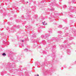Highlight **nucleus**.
Returning <instances> with one entry per match:
<instances>
[{
    "mask_svg": "<svg viewBox=\"0 0 76 76\" xmlns=\"http://www.w3.org/2000/svg\"><path fill=\"white\" fill-rule=\"evenodd\" d=\"M35 65H37V66H39V64H37V63H36Z\"/></svg>",
    "mask_w": 76,
    "mask_h": 76,
    "instance_id": "33",
    "label": "nucleus"
},
{
    "mask_svg": "<svg viewBox=\"0 0 76 76\" xmlns=\"http://www.w3.org/2000/svg\"><path fill=\"white\" fill-rule=\"evenodd\" d=\"M61 14L63 15V14L62 13H61Z\"/></svg>",
    "mask_w": 76,
    "mask_h": 76,
    "instance_id": "40",
    "label": "nucleus"
},
{
    "mask_svg": "<svg viewBox=\"0 0 76 76\" xmlns=\"http://www.w3.org/2000/svg\"><path fill=\"white\" fill-rule=\"evenodd\" d=\"M69 9L70 12L74 13L76 11V7L71 6L69 7Z\"/></svg>",
    "mask_w": 76,
    "mask_h": 76,
    "instance_id": "3",
    "label": "nucleus"
},
{
    "mask_svg": "<svg viewBox=\"0 0 76 76\" xmlns=\"http://www.w3.org/2000/svg\"><path fill=\"white\" fill-rule=\"evenodd\" d=\"M62 1V0H59L60 1Z\"/></svg>",
    "mask_w": 76,
    "mask_h": 76,
    "instance_id": "39",
    "label": "nucleus"
},
{
    "mask_svg": "<svg viewBox=\"0 0 76 76\" xmlns=\"http://www.w3.org/2000/svg\"><path fill=\"white\" fill-rule=\"evenodd\" d=\"M48 32L50 34H51V33H52V29H51V28H49Z\"/></svg>",
    "mask_w": 76,
    "mask_h": 76,
    "instance_id": "9",
    "label": "nucleus"
},
{
    "mask_svg": "<svg viewBox=\"0 0 76 76\" xmlns=\"http://www.w3.org/2000/svg\"><path fill=\"white\" fill-rule=\"evenodd\" d=\"M21 42H23L24 41L23 40H21Z\"/></svg>",
    "mask_w": 76,
    "mask_h": 76,
    "instance_id": "35",
    "label": "nucleus"
},
{
    "mask_svg": "<svg viewBox=\"0 0 76 76\" xmlns=\"http://www.w3.org/2000/svg\"><path fill=\"white\" fill-rule=\"evenodd\" d=\"M66 5H64V9H66Z\"/></svg>",
    "mask_w": 76,
    "mask_h": 76,
    "instance_id": "24",
    "label": "nucleus"
},
{
    "mask_svg": "<svg viewBox=\"0 0 76 76\" xmlns=\"http://www.w3.org/2000/svg\"><path fill=\"white\" fill-rule=\"evenodd\" d=\"M42 19H44V18H42Z\"/></svg>",
    "mask_w": 76,
    "mask_h": 76,
    "instance_id": "45",
    "label": "nucleus"
},
{
    "mask_svg": "<svg viewBox=\"0 0 76 76\" xmlns=\"http://www.w3.org/2000/svg\"><path fill=\"white\" fill-rule=\"evenodd\" d=\"M16 28H17L18 29L19 28H20V26H17L16 27Z\"/></svg>",
    "mask_w": 76,
    "mask_h": 76,
    "instance_id": "20",
    "label": "nucleus"
},
{
    "mask_svg": "<svg viewBox=\"0 0 76 76\" xmlns=\"http://www.w3.org/2000/svg\"><path fill=\"white\" fill-rule=\"evenodd\" d=\"M75 51L76 52V50H75Z\"/></svg>",
    "mask_w": 76,
    "mask_h": 76,
    "instance_id": "48",
    "label": "nucleus"
},
{
    "mask_svg": "<svg viewBox=\"0 0 76 76\" xmlns=\"http://www.w3.org/2000/svg\"><path fill=\"white\" fill-rule=\"evenodd\" d=\"M42 1V0H41Z\"/></svg>",
    "mask_w": 76,
    "mask_h": 76,
    "instance_id": "46",
    "label": "nucleus"
},
{
    "mask_svg": "<svg viewBox=\"0 0 76 76\" xmlns=\"http://www.w3.org/2000/svg\"><path fill=\"white\" fill-rule=\"evenodd\" d=\"M22 47H23V46H24V45H22Z\"/></svg>",
    "mask_w": 76,
    "mask_h": 76,
    "instance_id": "37",
    "label": "nucleus"
},
{
    "mask_svg": "<svg viewBox=\"0 0 76 76\" xmlns=\"http://www.w3.org/2000/svg\"><path fill=\"white\" fill-rule=\"evenodd\" d=\"M72 65H74V64H76V61H74V62L72 63Z\"/></svg>",
    "mask_w": 76,
    "mask_h": 76,
    "instance_id": "19",
    "label": "nucleus"
},
{
    "mask_svg": "<svg viewBox=\"0 0 76 76\" xmlns=\"http://www.w3.org/2000/svg\"><path fill=\"white\" fill-rule=\"evenodd\" d=\"M34 76H39V75L38 74H37L36 75H35Z\"/></svg>",
    "mask_w": 76,
    "mask_h": 76,
    "instance_id": "31",
    "label": "nucleus"
},
{
    "mask_svg": "<svg viewBox=\"0 0 76 76\" xmlns=\"http://www.w3.org/2000/svg\"><path fill=\"white\" fill-rule=\"evenodd\" d=\"M27 3H28V1H27Z\"/></svg>",
    "mask_w": 76,
    "mask_h": 76,
    "instance_id": "44",
    "label": "nucleus"
},
{
    "mask_svg": "<svg viewBox=\"0 0 76 76\" xmlns=\"http://www.w3.org/2000/svg\"><path fill=\"white\" fill-rule=\"evenodd\" d=\"M58 28H62V26L61 25H59L58 26Z\"/></svg>",
    "mask_w": 76,
    "mask_h": 76,
    "instance_id": "17",
    "label": "nucleus"
},
{
    "mask_svg": "<svg viewBox=\"0 0 76 76\" xmlns=\"http://www.w3.org/2000/svg\"><path fill=\"white\" fill-rule=\"evenodd\" d=\"M8 42H7V43H8Z\"/></svg>",
    "mask_w": 76,
    "mask_h": 76,
    "instance_id": "47",
    "label": "nucleus"
},
{
    "mask_svg": "<svg viewBox=\"0 0 76 76\" xmlns=\"http://www.w3.org/2000/svg\"><path fill=\"white\" fill-rule=\"evenodd\" d=\"M7 30V31H8V30L9 29V28H7L6 29Z\"/></svg>",
    "mask_w": 76,
    "mask_h": 76,
    "instance_id": "36",
    "label": "nucleus"
},
{
    "mask_svg": "<svg viewBox=\"0 0 76 76\" xmlns=\"http://www.w3.org/2000/svg\"><path fill=\"white\" fill-rule=\"evenodd\" d=\"M51 39L54 42H56V41H58V39L57 37H54L52 38Z\"/></svg>",
    "mask_w": 76,
    "mask_h": 76,
    "instance_id": "6",
    "label": "nucleus"
},
{
    "mask_svg": "<svg viewBox=\"0 0 76 76\" xmlns=\"http://www.w3.org/2000/svg\"><path fill=\"white\" fill-rule=\"evenodd\" d=\"M52 52L53 53H56V51L54 50H52Z\"/></svg>",
    "mask_w": 76,
    "mask_h": 76,
    "instance_id": "27",
    "label": "nucleus"
},
{
    "mask_svg": "<svg viewBox=\"0 0 76 76\" xmlns=\"http://www.w3.org/2000/svg\"><path fill=\"white\" fill-rule=\"evenodd\" d=\"M58 37H59V36H58Z\"/></svg>",
    "mask_w": 76,
    "mask_h": 76,
    "instance_id": "49",
    "label": "nucleus"
},
{
    "mask_svg": "<svg viewBox=\"0 0 76 76\" xmlns=\"http://www.w3.org/2000/svg\"><path fill=\"white\" fill-rule=\"evenodd\" d=\"M42 44H43L44 45H45V44L46 43V42H45V40H42Z\"/></svg>",
    "mask_w": 76,
    "mask_h": 76,
    "instance_id": "11",
    "label": "nucleus"
},
{
    "mask_svg": "<svg viewBox=\"0 0 76 76\" xmlns=\"http://www.w3.org/2000/svg\"><path fill=\"white\" fill-rule=\"evenodd\" d=\"M42 23L43 25H47V23H45V21H44V22H43Z\"/></svg>",
    "mask_w": 76,
    "mask_h": 76,
    "instance_id": "16",
    "label": "nucleus"
},
{
    "mask_svg": "<svg viewBox=\"0 0 76 76\" xmlns=\"http://www.w3.org/2000/svg\"><path fill=\"white\" fill-rule=\"evenodd\" d=\"M56 16H58V15H59V13H57L56 14Z\"/></svg>",
    "mask_w": 76,
    "mask_h": 76,
    "instance_id": "28",
    "label": "nucleus"
},
{
    "mask_svg": "<svg viewBox=\"0 0 76 76\" xmlns=\"http://www.w3.org/2000/svg\"><path fill=\"white\" fill-rule=\"evenodd\" d=\"M32 37L33 38H35L36 37V34H34L32 35Z\"/></svg>",
    "mask_w": 76,
    "mask_h": 76,
    "instance_id": "14",
    "label": "nucleus"
},
{
    "mask_svg": "<svg viewBox=\"0 0 76 76\" xmlns=\"http://www.w3.org/2000/svg\"><path fill=\"white\" fill-rule=\"evenodd\" d=\"M67 41V40H66L63 42L64 44H65V45L64 46V45H62L60 47V49H62V48H63L65 49V48H66L67 47V46H69L70 45H71V44H72L69 43Z\"/></svg>",
    "mask_w": 76,
    "mask_h": 76,
    "instance_id": "2",
    "label": "nucleus"
},
{
    "mask_svg": "<svg viewBox=\"0 0 76 76\" xmlns=\"http://www.w3.org/2000/svg\"><path fill=\"white\" fill-rule=\"evenodd\" d=\"M65 22H67V21H66V20H65Z\"/></svg>",
    "mask_w": 76,
    "mask_h": 76,
    "instance_id": "42",
    "label": "nucleus"
},
{
    "mask_svg": "<svg viewBox=\"0 0 76 76\" xmlns=\"http://www.w3.org/2000/svg\"><path fill=\"white\" fill-rule=\"evenodd\" d=\"M4 74V71H2L1 72V75L2 76H3Z\"/></svg>",
    "mask_w": 76,
    "mask_h": 76,
    "instance_id": "13",
    "label": "nucleus"
},
{
    "mask_svg": "<svg viewBox=\"0 0 76 76\" xmlns=\"http://www.w3.org/2000/svg\"><path fill=\"white\" fill-rule=\"evenodd\" d=\"M63 29H64V30H67L68 29V27H65L63 28Z\"/></svg>",
    "mask_w": 76,
    "mask_h": 76,
    "instance_id": "15",
    "label": "nucleus"
},
{
    "mask_svg": "<svg viewBox=\"0 0 76 76\" xmlns=\"http://www.w3.org/2000/svg\"><path fill=\"white\" fill-rule=\"evenodd\" d=\"M27 15L28 14H28H29V13H27Z\"/></svg>",
    "mask_w": 76,
    "mask_h": 76,
    "instance_id": "43",
    "label": "nucleus"
},
{
    "mask_svg": "<svg viewBox=\"0 0 76 76\" xmlns=\"http://www.w3.org/2000/svg\"><path fill=\"white\" fill-rule=\"evenodd\" d=\"M50 37V34H47L46 35H42L41 36V38H44L45 39H47L48 38V37Z\"/></svg>",
    "mask_w": 76,
    "mask_h": 76,
    "instance_id": "4",
    "label": "nucleus"
},
{
    "mask_svg": "<svg viewBox=\"0 0 76 76\" xmlns=\"http://www.w3.org/2000/svg\"><path fill=\"white\" fill-rule=\"evenodd\" d=\"M58 33H59V34H61V31H59L58 32Z\"/></svg>",
    "mask_w": 76,
    "mask_h": 76,
    "instance_id": "26",
    "label": "nucleus"
},
{
    "mask_svg": "<svg viewBox=\"0 0 76 76\" xmlns=\"http://www.w3.org/2000/svg\"><path fill=\"white\" fill-rule=\"evenodd\" d=\"M75 0H72V2L73 3H74V2H75Z\"/></svg>",
    "mask_w": 76,
    "mask_h": 76,
    "instance_id": "29",
    "label": "nucleus"
},
{
    "mask_svg": "<svg viewBox=\"0 0 76 76\" xmlns=\"http://www.w3.org/2000/svg\"><path fill=\"white\" fill-rule=\"evenodd\" d=\"M42 53H43V54H47V52L45 51H43Z\"/></svg>",
    "mask_w": 76,
    "mask_h": 76,
    "instance_id": "21",
    "label": "nucleus"
},
{
    "mask_svg": "<svg viewBox=\"0 0 76 76\" xmlns=\"http://www.w3.org/2000/svg\"><path fill=\"white\" fill-rule=\"evenodd\" d=\"M50 10L51 11H53V10H54V8H52V9H51Z\"/></svg>",
    "mask_w": 76,
    "mask_h": 76,
    "instance_id": "22",
    "label": "nucleus"
},
{
    "mask_svg": "<svg viewBox=\"0 0 76 76\" xmlns=\"http://www.w3.org/2000/svg\"><path fill=\"white\" fill-rule=\"evenodd\" d=\"M67 53L69 55H70V54H71L70 50L69 49L67 50Z\"/></svg>",
    "mask_w": 76,
    "mask_h": 76,
    "instance_id": "8",
    "label": "nucleus"
},
{
    "mask_svg": "<svg viewBox=\"0 0 76 76\" xmlns=\"http://www.w3.org/2000/svg\"><path fill=\"white\" fill-rule=\"evenodd\" d=\"M45 65V66H47L48 65V64H47V63H45V64H43L42 66L43 67H44V65Z\"/></svg>",
    "mask_w": 76,
    "mask_h": 76,
    "instance_id": "10",
    "label": "nucleus"
},
{
    "mask_svg": "<svg viewBox=\"0 0 76 76\" xmlns=\"http://www.w3.org/2000/svg\"><path fill=\"white\" fill-rule=\"evenodd\" d=\"M59 39H61V38L59 37Z\"/></svg>",
    "mask_w": 76,
    "mask_h": 76,
    "instance_id": "38",
    "label": "nucleus"
},
{
    "mask_svg": "<svg viewBox=\"0 0 76 76\" xmlns=\"http://www.w3.org/2000/svg\"><path fill=\"white\" fill-rule=\"evenodd\" d=\"M16 22H18V23L19 22V20H16Z\"/></svg>",
    "mask_w": 76,
    "mask_h": 76,
    "instance_id": "32",
    "label": "nucleus"
},
{
    "mask_svg": "<svg viewBox=\"0 0 76 76\" xmlns=\"http://www.w3.org/2000/svg\"><path fill=\"white\" fill-rule=\"evenodd\" d=\"M69 3H71V2H68Z\"/></svg>",
    "mask_w": 76,
    "mask_h": 76,
    "instance_id": "41",
    "label": "nucleus"
},
{
    "mask_svg": "<svg viewBox=\"0 0 76 76\" xmlns=\"http://www.w3.org/2000/svg\"><path fill=\"white\" fill-rule=\"evenodd\" d=\"M12 66L13 67H14V66H15V64H12Z\"/></svg>",
    "mask_w": 76,
    "mask_h": 76,
    "instance_id": "25",
    "label": "nucleus"
},
{
    "mask_svg": "<svg viewBox=\"0 0 76 76\" xmlns=\"http://www.w3.org/2000/svg\"><path fill=\"white\" fill-rule=\"evenodd\" d=\"M57 4L56 3V1H54V2H52L51 4H50V6L51 7V6H56L57 5Z\"/></svg>",
    "mask_w": 76,
    "mask_h": 76,
    "instance_id": "5",
    "label": "nucleus"
},
{
    "mask_svg": "<svg viewBox=\"0 0 76 76\" xmlns=\"http://www.w3.org/2000/svg\"><path fill=\"white\" fill-rule=\"evenodd\" d=\"M71 31H72V32H73L74 34V35L75 37H76V30L72 28L71 29ZM74 32V33H73ZM66 36H68V35H69V36L70 37L69 39H68V41L69 40H72V39H74V37H73L74 35H72L70 34H69L68 33H66L65 34Z\"/></svg>",
    "mask_w": 76,
    "mask_h": 76,
    "instance_id": "1",
    "label": "nucleus"
},
{
    "mask_svg": "<svg viewBox=\"0 0 76 76\" xmlns=\"http://www.w3.org/2000/svg\"><path fill=\"white\" fill-rule=\"evenodd\" d=\"M30 15H26L25 17V19H29L30 18Z\"/></svg>",
    "mask_w": 76,
    "mask_h": 76,
    "instance_id": "7",
    "label": "nucleus"
},
{
    "mask_svg": "<svg viewBox=\"0 0 76 76\" xmlns=\"http://www.w3.org/2000/svg\"><path fill=\"white\" fill-rule=\"evenodd\" d=\"M54 47H56V45L53 46V48H55Z\"/></svg>",
    "mask_w": 76,
    "mask_h": 76,
    "instance_id": "34",
    "label": "nucleus"
},
{
    "mask_svg": "<svg viewBox=\"0 0 76 76\" xmlns=\"http://www.w3.org/2000/svg\"><path fill=\"white\" fill-rule=\"evenodd\" d=\"M2 56H6V53H3L2 54Z\"/></svg>",
    "mask_w": 76,
    "mask_h": 76,
    "instance_id": "18",
    "label": "nucleus"
},
{
    "mask_svg": "<svg viewBox=\"0 0 76 76\" xmlns=\"http://www.w3.org/2000/svg\"><path fill=\"white\" fill-rule=\"evenodd\" d=\"M34 43H37V41H33Z\"/></svg>",
    "mask_w": 76,
    "mask_h": 76,
    "instance_id": "30",
    "label": "nucleus"
},
{
    "mask_svg": "<svg viewBox=\"0 0 76 76\" xmlns=\"http://www.w3.org/2000/svg\"><path fill=\"white\" fill-rule=\"evenodd\" d=\"M68 16H70L71 18H73V15L71 14H68Z\"/></svg>",
    "mask_w": 76,
    "mask_h": 76,
    "instance_id": "12",
    "label": "nucleus"
},
{
    "mask_svg": "<svg viewBox=\"0 0 76 76\" xmlns=\"http://www.w3.org/2000/svg\"><path fill=\"white\" fill-rule=\"evenodd\" d=\"M24 50H25V52H27V51H28V49L26 48V49H25Z\"/></svg>",
    "mask_w": 76,
    "mask_h": 76,
    "instance_id": "23",
    "label": "nucleus"
}]
</instances>
